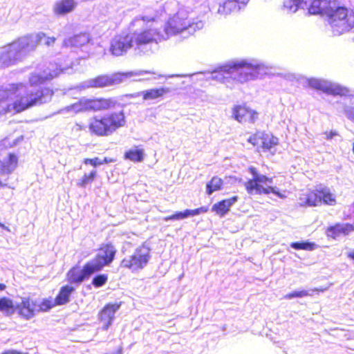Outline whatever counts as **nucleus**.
<instances>
[{
    "mask_svg": "<svg viewBox=\"0 0 354 354\" xmlns=\"http://www.w3.org/2000/svg\"><path fill=\"white\" fill-rule=\"evenodd\" d=\"M19 314L26 319H30L38 313L37 304L35 300L24 297L21 302L16 306Z\"/></svg>",
    "mask_w": 354,
    "mask_h": 354,
    "instance_id": "aec40b11",
    "label": "nucleus"
},
{
    "mask_svg": "<svg viewBox=\"0 0 354 354\" xmlns=\"http://www.w3.org/2000/svg\"><path fill=\"white\" fill-rule=\"evenodd\" d=\"M237 200V196H233L230 198L223 200L214 204L212 206V210L220 216H224Z\"/></svg>",
    "mask_w": 354,
    "mask_h": 354,
    "instance_id": "c85d7f7f",
    "label": "nucleus"
},
{
    "mask_svg": "<svg viewBox=\"0 0 354 354\" xmlns=\"http://www.w3.org/2000/svg\"><path fill=\"white\" fill-rule=\"evenodd\" d=\"M65 68L55 64H50L46 70L41 72L32 73L28 79V84L22 83L10 84L8 87L0 88V102L8 98L10 95H15L12 104H8L6 109L0 108V115L6 112H21L33 106L46 103L51 100L53 91L49 88H41L40 85L46 80L57 77Z\"/></svg>",
    "mask_w": 354,
    "mask_h": 354,
    "instance_id": "f257e3e1",
    "label": "nucleus"
},
{
    "mask_svg": "<svg viewBox=\"0 0 354 354\" xmlns=\"http://www.w3.org/2000/svg\"><path fill=\"white\" fill-rule=\"evenodd\" d=\"M328 23L335 35H339L354 29V12L344 7H336L335 2L330 8Z\"/></svg>",
    "mask_w": 354,
    "mask_h": 354,
    "instance_id": "6e6552de",
    "label": "nucleus"
},
{
    "mask_svg": "<svg viewBox=\"0 0 354 354\" xmlns=\"http://www.w3.org/2000/svg\"><path fill=\"white\" fill-rule=\"evenodd\" d=\"M116 104V100L112 98L82 97L75 103L62 109L59 113L73 116L82 112L109 109L113 108Z\"/></svg>",
    "mask_w": 354,
    "mask_h": 354,
    "instance_id": "0eeeda50",
    "label": "nucleus"
},
{
    "mask_svg": "<svg viewBox=\"0 0 354 354\" xmlns=\"http://www.w3.org/2000/svg\"><path fill=\"white\" fill-rule=\"evenodd\" d=\"M103 115L111 135L117 129L125 125L126 120L123 111L109 112Z\"/></svg>",
    "mask_w": 354,
    "mask_h": 354,
    "instance_id": "6ab92c4d",
    "label": "nucleus"
},
{
    "mask_svg": "<svg viewBox=\"0 0 354 354\" xmlns=\"http://www.w3.org/2000/svg\"><path fill=\"white\" fill-rule=\"evenodd\" d=\"M126 160L133 162H142L144 159V150L142 149L135 147L127 151L124 155Z\"/></svg>",
    "mask_w": 354,
    "mask_h": 354,
    "instance_id": "2f4dec72",
    "label": "nucleus"
},
{
    "mask_svg": "<svg viewBox=\"0 0 354 354\" xmlns=\"http://www.w3.org/2000/svg\"><path fill=\"white\" fill-rule=\"evenodd\" d=\"M223 185V180L221 178L214 176L206 185V193L211 195L213 192L220 190Z\"/></svg>",
    "mask_w": 354,
    "mask_h": 354,
    "instance_id": "72a5a7b5",
    "label": "nucleus"
},
{
    "mask_svg": "<svg viewBox=\"0 0 354 354\" xmlns=\"http://www.w3.org/2000/svg\"><path fill=\"white\" fill-rule=\"evenodd\" d=\"M133 46H135L131 34L120 35L111 40L110 51L115 56H121Z\"/></svg>",
    "mask_w": 354,
    "mask_h": 354,
    "instance_id": "2eb2a0df",
    "label": "nucleus"
},
{
    "mask_svg": "<svg viewBox=\"0 0 354 354\" xmlns=\"http://www.w3.org/2000/svg\"><path fill=\"white\" fill-rule=\"evenodd\" d=\"M354 231V226L348 223L337 224L335 226L329 227L327 230L328 236L335 238L342 234L347 235Z\"/></svg>",
    "mask_w": 354,
    "mask_h": 354,
    "instance_id": "cd10ccee",
    "label": "nucleus"
},
{
    "mask_svg": "<svg viewBox=\"0 0 354 354\" xmlns=\"http://www.w3.org/2000/svg\"><path fill=\"white\" fill-rule=\"evenodd\" d=\"M116 354H121V351H118V353Z\"/></svg>",
    "mask_w": 354,
    "mask_h": 354,
    "instance_id": "864d4df0",
    "label": "nucleus"
},
{
    "mask_svg": "<svg viewBox=\"0 0 354 354\" xmlns=\"http://www.w3.org/2000/svg\"><path fill=\"white\" fill-rule=\"evenodd\" d=\"M207 211V208L205 207H201L195 209H186L184 212H178L169 216L164 217L162 219L165 221H174V220H183L190 216H194Z\"/></svg>",
    "mask_w": 354,
    "mask_h": 354,
    "instance_id": "393cba45",
    "label": "nucleus"
},
{
    "mask_svg": "<svg viewBox=\"0 0 354 354\" xmlns=\"http://www.w3.org/2000/svg\"><path fill=\"white\" fill-rule=\"evenodd\" d=\"M95 272H97L96 270L88 261L82 268L79 266L72 268L67 273V280L70 283L80 285Z\"/></svg>",
    "mask_w": 354,
    "mask_h": 354,
    "instance_id": "ddd939ff",
    "label": "nucleus"
},
{
    "mask_svg": "<svg viewBox=\"0 0 354 354\" xmlns=\"http://www.w3.org/2000/svg\"><path fill=\"white\" fill-rule=\"evenodd\" d=\"M348 257L354 260V251L349 253Z\"/></svg>",
    "mask_w": 354,
    "mask_h": 354,
    "instance_id": "8fccbe9b",
    "label": "nucleus"
},
{
    "mask_svg": "<svg viewBox=\"0 0 354 354\" xmlns=\"http://www.w3.org/2000/svg\"><path fill=\"white\" fill-rule=\"evenodd\" d=\"M169 92L167 88L161 87L158 88H151L140 92L138 95H142L144 100H153L162 97L165 93Z\"/></svg>",
    "mask_w": 354,
    "mask_h": 354,
    "instance_id": "c756f323",
    "label": "nucleus"
},
{
    "mask_svg": "<svg viewBox=\"0 0 354 354\" xmlns=\"http://www.w3.org/2000/svg\"><path fill=\"white\" fill-rule=\"evenodd\" d=\"M249 169L252 174V178L249 180L245 185L248 194H268L272 192L281 198L286 197L285 192H280L278 188L272 185L274 183L273 178H268L263 174H259L254 167H250Z\"/></svg>",
    "mask_w": 354,
    "mask_h": 354,
    "instance_id": "9d476101",
    "label": "nucleus"
},
{
    "mask_svg": "<svg viewBox=\"0 0 354 354\" xmlns=\"http://www.w3.org/2000/svg\"><path fill=\"white\" fill-rule=\"evenodd\" d=\"M324 135L326 136V138L327 140L332 139L335 136L337 135V133L335 131L325 132Z\"/></svg>",
    "mask_w": 354,
    "mask_h": 354,
    "instance_id": "c03bdc74",
    "label": "nucleus"
},
{
    "mask_svg": "<svg viewBox=\"0 0 354 354\" xmlns=\"http://www.w3.org/2000/svg\"><path fill=\"white\" fill-rule=\"evenodd\" d=\"M108 280V276L106 274H99L95 277L93 279L92 284L96 287L99 288L104 286Z\"/></svg>",
    "mask_w": 354,
    "mask_h": 354,
    "instance_id": "ea45409f",
    "label": "nucleus"
},
{
    "mask_svg": "<svg viewBox=\"0 0 354 354\" xmlns=\"http://www.w3.org/2000/svg\"><path fill=\"white\" fill-rule=\"evenodd\" d=\"M156 15H144L137 16L131 22L133 26H145L139 30L131 33L137 54L147 53V46L151 44H158L168 39V35L174 30L169 28L162 30L156 26Z\"/></svg>",
    "mask_w": 354,
    "mask_h": 354,
    "instance_id": "f03ea898",
    "label": "nucleus"
},
{
    "mask_svg": "<svg viewBox=\"0 0 354 354\" xmlns=\"http://www.w3.org/2000/svg\"><path fill=\"white\" fill-rule=\"evenodd\" d=\"M115 161V159L111 158H104L103 160H101L102 165L110 163V162H114Z\"/></svg>",
    "mask_w": 354,
    "mask_h": 354,
    "instance_id": "49530a36",
    "label": "nucleus"
},
{
    "mask_svg": "<svg viewBox=\"0 0 354 354\" xmlns=\"http://www.w3.org/2000/svg\"><path fill=\"white\" fill-rule=\"evenodd\" d=\"M74 290L73 287L68 285L62 287L55 299L56 304L57 305H62L68 302L69 297Z\"/></svg>",
    "mask_w": 354,
    "mask_h": 354,
    "instance_id": "473e14b6",
    "label": "nucleus"
},
{
    "mask_svg": "<svg viewBox=\"0 0 354 354\" xmlns=\"http://www.w3.org/2000/svg\"><path fill=\"white\" fill-rule=\"evenodd\" d=\"M0 227H2V228H3V229H5V230H7L8 232H10V229H9V227H7V226H6V225H5L4 224H3V223H0Z\"/></svg>",
    "mask_w": 354,
    "mask_h": 354,
    "instance_id": "09e8293b",
    "label": "nucleus"
},
{
    "mask_svg": "<svg viewBox=\"0 0 354 354\" xmlns=\"http://www.w3.org/2000/svg\"><path fill=\"white\" fill-rule=\"evenodd\" d=\"M232 67V62L221 67L218 70L209 73L206 78L218 81L226 84L227 86L231 87V80H234V74L227 68Z\"/></svg>",
    "mask_w": 354,
    "mask_h": 354,
    "instance_id": "a211bd4d",
    "label": "nucleus"
},
{
    "mask_svg": "<svg viewBox=\"0 0 354 354\" xmlns=\"http://www.w3.org/2000/svg\"><path fill=\"white\" fill-rule=\"evenodd\" d=\"M76 6L75 0H59L55 3L53 10L56 15H64L72 12Z\"/></svg>",
    "mask_w": 354,
    "mask_h": 354,
    "instance_id": "a878e982",
    "label": "nucleus"
},
{
    "mask_svg": "<svg viewBox=\"0 0 354 354\" xmlns=\"http://www.w3.org/2000/svg\"><path fill=\"white\" fill-rule=\"evenodd\" d=\"M18 158L15 154L6 153L3 160H0L1 173V174H10L17 167Z\"/></svg>",
    "mask_w": 354,
    "mask_h": 354,
    "instance_id": "bb28decb",
    "label": "nucleus"
},
{
    "mask_svg": "<svg viewBox=\"0 0 354 354\" xmlns=\"http://www.w3.org/2000/svg\"><path fill=\"white\" fill-rule=\"evenodd\" d=\"M43 37L44 35L41 32L30 34L4 46L0 51V64L9 66L20 61L36 48Z\"/></svg>",
    "mask_w": 354,
    "mask_h": 354,
    "instance_id": "7ed1b4c3",
    "label": "nucleus"
},
{
    "mask_svg": "<svg viewBox=\"0 0 354 354\" xmlns=\"http://www.w3.org/2000/svg\"><path fill=\"white\" fill-rule=\"evenodd\" d=\"M309 86L317 90L333 95L344 96L343 101L337 105V110L342 111L346 117L354 121V94L348 95L349 91L347 88L337 83L326 80L310 78L308 80Z\"/></svg>",
    "mask_w": 354,
    "mask_h": 354,
    "instance_id": "20e7f679",
    "label": "nucleus"
},
{
    "mask_svg": "<svg viewBox=\"0 0 354 354\" xmlns=\"http://www.w3.org/2000/svg\"><path fill=\"white\" fill-rule=\"evenodd\" d=\"M301 4V0H284L283 8L288 12H295L300 5Z\"/></svg>",
    "mask_w": 354,
    "mask_h": 354,
    "instance_id": "c9c22d12",
    "label": "nucleus"
},
{
    "mask_svg": "<svg viewBox=\"0 0 354 354\" xmlns=\"http://www.w3.org/2000/svg\"><path fill=\"white\" fill-rule=\"evenodd\" d=\"M249 0H225L218 8V13L226 15L240 9L239 4L245 5Z\"/></svg>",
    "mask_w": 354,
    "mask_h": 354,
    "instance_id": "b1692460",
    "label": "nucleus"
},
{
    "mask_svg": "<svg viewBox=\"0 0 354 354\" xmlns=\"http://www.w3.org/2000/svg\"><path fill=\"white\" fill-rule=\"evenodd\" d=\"M89 41L88 35L86 33L80 34L64 40V45L66 46H81Z\"/></svg>",
    "mask_w": 354,
    "mask_h": 354,
    "instance_id": "7c9ffc66",
    "label": "nucleus"
},
{
    "mask_svg": "<svg viewBox=\"0 0 354 354\" xmlns=\"http://www.w3.org/2000/svg\"><path fill=\"white\" fill-rule=\"evenodd\" d=\"M5 145H6V141H3L2 143L0 144V154L6 153V149L4 147Z\"/></svg>",
    "mask_w": 354,
    "mask_h": 354,
    "instance_id": "de8ad7c7",
    "label": "nucleus"
},
{
    "mask_svg": "<svg viewBox=\"0 0 354 354\" xmlns=\"http://www.w3.org/2000/svg\"><path fill=\"white\" fill-rule=\"evenodd\" d=\"M254 146L261 147L264 150L271 151L278 144V138L270 133L258 132L248 139Z\"/></svg>",
    "mask_w": 354,
    "mask_h": 354,
    "instance_id": "dca6fc26",
    "label": "nucleus"
},
{
    "mask_svg": "<svg viewBox=\"0 0 354 354\" xmlns=\"http://www.w3.org/2000/svg\"><path fill=\"white\" fill-rule=\"evenodd\" d=\"M314 244L311 243H292L291 247L295 250H312L314 248Z\"/></svg>",
    "mask_w": 354,
    "mask_h": 354,
    "instance_id": "a19ab883",
    "label": "nucleus"
},
{
    "mask_svg": "<svg viewBox=\"0 0 354 354\" xmlns=\"http://www.w3.org/2000/svg\"><path fill=\"white\" fill-rule=\"evenodd\" d=\"M154 74V73L138 70L125 73H116L111 75H99L94 78H91L80 83L77 86L80 90H85L91 88H103L118 84L125 82L127 80L133 81H144L150 80L149 77H142L145 75Z\"/></svg>",
    "mask_w": 354,
    "mask_h": 354,
    "instance_id": "39448f33",
    "label": "nucleus"
},
{
    "mask_svg": "<svg viewBox=\"0 0 354 354\" xmlns=\"http://www.w3.org/2000/svg\"><path fill=\"white\" fill-rule=\"evenodd\" d=\"M6 288V286L3 283H0V291L3 290Z\"/></svg>",
    "mask_w": 354,
    "mask_h": 354,
    "instance_id": "3c124183",
    "label": "nucleus"
},
{
    "mask_svg": "<svg viewBox=\"0 0 354 354\" xmlns=\"http://www.w3.org/2000/svg\"><path fill=\"white\" fill-rule=\"evenodd\" d=\"M95 176V170H93L90 174H85L84 176L79 180L77 185L83 187H85L86 185L93 181Z\"/></svg>",
    "mask_w": 354,
    "mask_h": 354,
    "instance_id": "e433bc0d",
    "label": "nucleus"
},
{
    "mask_svg": "<svg viewBox=\"0 0 354 354\" xmlns=\"http://www.w3.org/2000/svg\"><path fill=\"white\" fill-rule=\"evenodd\" d=\"M150 258L149 248L140 246L132 254L127 256L122 260L120 267L127 268L131 272H136L143 269L147 265Z\"/></svg>",
    "mask_w": 354,
    "mask_h": 354,
    "instance_id": "f8f14e48",
    "label": "nucleus"
},
{
    "mask_svg": "<svg viewBox=\"0 0 354 354\" xmlns=\"http://www.w3.org/2000/svg\"><path fill=\"white\" fill-rule=\"evenodd\" d=\"M35 301L37 304V308H39L38 313L40 311L48 310L53 306L52 302L48 299H43L42 301L39 299H36Z\"/></svg>",
    "mask_w": 354,
    "mask_h": 354,
    "instance_id": "58836bf2",
    "label": "nucleus"
},
{
    "mask_svg": "<svg viewBox=\"0 0 354 354\" xmlns=\"http://www.w3.org/2000/svg\"><path fill=\"white\" fill-rule=\"evenodd\" d=\"M0 186L1 187L3 186L1 180H0Z\"/></svg>",
    "mask_w": 354,
    "mask_h": 354,
    "instance_id": "603ef678",
    "label": "nucleus"
},
{
    "mask_svg": "<svg viewBox=\"0 0 354 354\" xmlns=\"http://www.w3.org/2000/svg\"><path fill=\"white\" fill-rule=\"evenodd\" d=\"M0 311L12 314L15 311V306L12 300L6 297L0 298Z\"/></svg>",
    "mask_w": 354,
    "mask_h": 354,
    "instance_id": "f704fd0d",
    "label": "nucleus"
},
{
    "mask_svg": "<svg viewBox=\"0 0 354 354\" xmlns=\"http://www.w3.org/2000/svg\"><path fill=\"white\" fill-rule=\"evenodd\" d=\"M321 203L332 206L337 203L336 195L328 187L317 186L315 190L302 192L298 198V204L301 207L318 206Z\"/></svg>",
    "mask_w": 354,
    "mask_h": 354,
    "instance_id": "1a4fd4ad",
    "label": "nucleus"
},
{
    "mask_svg": "<svg viewBox=\"0 0 354 354\" xmlns=\"http://www.w3.org/2000/svg\"><path fill=\"white\" fill-rule=\"evenodd\" d=\"M194 26V24L192 23L188 17V12L184 9H180L174 16L168 19L162 30L169 28L171 30H174V32L168 35L169 39L171 36L183 33L186 30L191 33L195 30Z\"/></svg>",
    "mask_w": 354,
    "mask_h": 354,
    "instance_id": "9b49d317",
    "label": "nucleus"
},
{
    "mask_svg": "<svg viewBox=\"0 0 354 354\" xmlns=\"http://www.w3.org/2000/svg\"><path fill=\"white\" fill-rule=\"evenodd\" d=\"M120 304H109L101 310L100 313V319L103 323V329L107 330L112 324L115 317V313L119 310Z\"/></svg>",
    "mask_w": 354,
    "mask_h": 354,
    "instance_id": "4be33fe9",
    "label": "nucleus"
},
{
    "mask_svg": "<svg viewBox=\"0 0 354 354\" xmlns=\"http://www.w3.org/2000/svg\"><path fill=\"white\" fill-rule=\"evenodd\" d=\"M234 74V80L245 83L261 78L270 68L257 60H240L232 62V67L227 68Z\"/></svg>",
    "mask_w": 354,
    "mask_h": 354,
    "instance_id": "423d86ee",
    "label": "nucleus"
},
{
    "mask_svg": "<svg viewBox=\"0 0 354 354\" xmlns=\"http://www.w3.org/2000/svg\"><path fill=\"white\" fill-rule=\"evenodd\" d=\"M44 35V37H43L41 41L39 42V44L40 42L42 41V40H44V44L48 46H50L51 45H53L55 42V37H46V35L42 32Z\"/></svg>",
    "mask_w": 354,
    "mask_h": 354,
    "instance_id": "37998d69",
    "label": "nucleus"
},
{
    "mask_svg": "<svg viewBox=\"0 0 354 354\" xmlns=\"http://www.w3.org/2000/svg\"><path fill=\"white\" fill-rule=\"evenodd\" d=\"M234 119L239 122H254L258 118V113L255 111L245 106H237L233 109Z\"/></svg>",
    "mask_w": 354,
    "mask_h": 354,
    "instance_id": "412c9836",
    "label": "nucleus"
},
{
    "mask_svg": "<svg viewBox=\"0 0 354 354\" xmlns=\"http://www.w3.org/2000/svg\"><path fill=\"white\" fill-rule=\"evenodd\" d=\"M310 291H314V290H295L292 292L286 294L283 297L286 299H292L295 297H304L308 295H311Z\"/></svg>",
    "mask_w": 354,
    "mask_h": 354,
    "instance_id": "4c0bfd02",
    "label": "nucleus"
},
{
    "mask_svg": "<svg viewBox=\"0 0 354 354\" xmlns=\"http://www.w3.org/2000/svg\"><path fill=\"white\" fill-rule=\"evenodd\" d=\"M1 354H27V353H22L19 351H17L16 350H14V349H10V350H7L4 352H3Z\"/></svg>",
    "mask_w": 354,
    "mask_h": 354,
    "instance_id": "a18cd8bd",
    "label": "nucleus"
},
{
    "mask_svg": "<svg viewBox=\"0 0 354 354\" xmlns=\"http://www.w3.org/2000/svg\"><path fill=\"white\" fill-rule=\"evenodd\" d=\"M116 250L113 245L106 244L99 250L95 258L89 261L97 272L101 270L106 265L111 263L115 257Z\"/></svg>",
    "mask_w": 354,
    "mask_h": 354,
    "instance_id": "4468645a",
    "label": "nucleus"
},
{
    "mask_svg": "<svg viewBox=\"0 0 354 354\" xmlns=\"http://www.w3.org/2000/svg\"><path fill=\"white\" fill-rule=\"evenodd\" d=\"M84 163L86 165L90 164L94 167L102 165L101 159L99 158H85L84 160Z\"/></svg>",
    "mask_w": 354,
    "mask_h": 354,
    "instance_id": "79ce46f5",
    "label": "nucleus"
},
{
    "mask_svg": "<svg viewBox=\"0 0 354 354\" xmlns=\"http://www.w3.org/2000/svg\"><path fill=\"white\" fill-rule=\"evenodd\" d=\"M88 129L91 134L97 136L104 137L111 135L104 115L91 118L88 122Z\"/></svg>",
    "mask_w": 354,
    "mask_h": 354,
    "instance_id": "f3484780",
    "label": "nucleus"
},
{
    "mask_svg": "<svg viewBox=\"0 0 354 354\" xmlns=\"http://www.w3.org/2000/svg\"><path fill=\"white\" fill-rule=\"evenodd\" d=\"M334 2L330 0H313L308 8V12L312 15L324 14L327 15L330 8L334 5Z\"/></svg>",
    "mask_w": 354,
    "mask_h": 354,
    "instance_id": "5701e85b",
    "label": "nucleus"
}]
</instances>
